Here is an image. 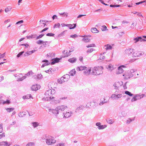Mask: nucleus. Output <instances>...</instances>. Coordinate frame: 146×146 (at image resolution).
I'll return each instance as SVG.
<instances>
[{"label": "nucleus", "mask_w": 146, "mask_h": 146, "mask_svg": "<svg viewBox=\"0 0 146 146\" xmlns=\"http://www.w3.org/2000/svg\"><path fill=\"white\" fill-rule=\"evenodd\" d=\"M11 102L10 100H7L6 101H4L2 102V104H9Z\"/></svg>", "instance_id": "32"}, {"label": "nucleus", "mask_w": 146, "mask_h": 146, "mask_svg": "<svg viewBox=\"0 0 146 146\" xmlns=\"http://www.w3.org/2000/svg\"><path fill=\"white\" fill-rule=\"evenodd\" d=\"M114 86L115 87V89H118V88L120 87V85H119V83L118 82L115 83L114 84Z\"/></svg>", "instance_id": "29"}, {"label": "nucleus", "mask_w": 146, "mask_h": 146, "mask_svg": "<svg viewBox=\"0 0 146 146\" xmlns=\"http://www.w3.org/2000/svg\"><path fill=\"white\" fill-rule=\"evenodd\" d=\"M52 92L51 89L47 90L45 94L43 100L45 101H49L53 99L54 97L52 96Z\"/></svg>", "instance_id": "2"}, {"label": "nucleus", "mask_w": 146, "mask_h": 146, "mask_svg": "<svg viewBox=\"0 0 146 146\" xmlns=\"http://www.w3.org/2000/svg\"><path fill=\"white\" fill-rule=\"evenodd\" d=\"M88 71L89 72V75L92 74V72L93 68L92 67H88Z\"/></svg>", "instance_id": "45"}, {"label": "nucleus", "mask_w": 146, "mask_h": 146, "mask_svg": "<svg viewBox=\"0 0 146 146\" xmlns=\"http://www.w3.org/2000/svg\"><path fill=\"white\" fill-rule=\"evenodd\" d=\"M68 13H67L64 12L63 13L62 16L67 17L68 16Z\"/></svg>", "instance_id": "63"}, {"label": "nucleus", "mask_w": 146, "mask_h": 146, "mask_svg": "<svg viewBox=\"0 0 146 146\" xmlns=\"http://www.w3.org/2000/svg\"><path fill=\"white\" fill-rule=\"evenodd\" d=\"M134 40V42L135 43H136L137 42H138L139 41H144L145 40L142 39V38L141 37H136L135 38H134L133 39Z\"/></svg>", "instance_id": "13"}, {"label": "nucleus", "mask_w": 146, "mask_h": 146, "mask_svg": "<svg viewBox=\"0 0 146 146\" xmlns=\"http://www.w3.org/2000/svg\"><path fill=\"white\" fill-rule=\"evenodd\" d=\"M105 58V56L104 55V54L103 53L102 54H101L100 55V56L99 58V59L100 60H102L104 59Z\"/></svg>", "instance_id": "42"}, {"label": "nucleus", "mask_w": 146, "mask_h": 146, "mask_svg": "<svg viewBox=\"0 0 146 146\" xmlns=\"http://www.w3.org/2000/svg\"><path fill=\"white\" fill-rule=\"evenodd\" d=\"M123 76H124L125 79H127L131 77L132 76V74L129 72H126L125 74L123 75Z\"/></svg>", "instance_id": "8"}, {"label": "nucleus", "mask_w": 146, "mask_h": 146, "mask_svg": "<svg viewBox=\"0 0 146 146\" xmlns=\"http://www.w3.org/2000/svg\"><path fill=\"white\" fill-rule=\"evenodd\" d=\"M32 124L33 126H34V127H36L39 124L38 123L36 122H33V123Z\"/></svg>", "instance_id": "43"}, {"label": "nucleus", "mask_w": 146, "mask_h": 146, "mask_svg": "<svg viewBox=\"0 0 146 146\" xmlns=\"http://www.w3.org/2000/svg\"><path fill=\"white\" fill-rule=\"evenodd\" d=\"M96 104V103L95 102L92 101L91 102V107H94Z\"/></svg>", "instance_id": "40"}, {"label": "nucleus", "mask_w": 146, "mask_h": 146, "mask_svg": "<svg viewBox=\"0 0 146 146\" xmlns=\"http://www.w3.org/2000/svg\"><path fill=\"white\" fill-rule=\"evenodd\" d=\"M86 68V67L84 66H81L78 67L76 68V70L78 71H80L83 70H85Z\"/></svg>", "instance_id": "16"}, {"label": "nucleus", "mask_w": 146, "mask_h": 146, "mask_svg": "<svg viewBox=\"0 0 146 146\" xmlns=\"http://www.w3.org/2000/svg\"><path fill=\"white\" fill-rule=\"evenodd\" d=\"M46 25V24L44 23H40V26L42 27L43 26V27H44Z\"/></svg>", "instance_id": "64"}, {"label": "nucleus", "mask_w": 146, "mask_h": 146, "mask_svg": "<svg viewBox=\"0 0 146 146\" xmlns=\"http://www.w3.org/2000/svg\"><path fill=\"white\" fill-rule=\"evenodd\" d=\"M57 82L60 84H61L64 82L63 80H62L61 78H60L59 79L57 80Z\"/></svg>", "instance_id": "38"}, {"label": "nucleus", "mask_w": 146, "mask_h": 146, "mask_svg": "<svg viewBox=\"0 0 146 146\" xmlns=\"http://www.w3.org/2000/svg\"><path fill=\"white\" fill-rule=\"evenodd\" d=\"M96 45L92 43L86 46V47L87 48L89 47H95Z\"/></svg>", "instance_id": "33"}, {"label": "nucleus", "mask_w": 146, "mask_h": 146, "mask_svg": "<svg viewBox=\"0 0 146 146\" xmlns=\"http://www.w3.org/2000/svg\"><path fill=\"white\" fill-rule=\"evenodd\" d=\"M125 67V66L123 65L119 67L118 68V70L116 72V74H119L122 73L123 72V70L122 68V67L124 68Z\"/></svg>", "instance_id": "9"}, {"label": "nucleus", "mask_w": 146, "mask_h": 146, "mask_svg": "<svg viewBox=\"0 0 146 146\" xmlns=\"http://www.w3.org/2000/svg\"><path fill=\"white\" fill-rule=\"evenodd\" d=\"M94 49L92 48L89 49L87 51V52L88 53H90L94 51Z\"/></svg>", "instance_id": "44"}, {"label": "nucleus", "mask_w": 146, "mask_h": 146, "mask_svg": "<svg viewBox=\"0 0 146 146\" xmlns=\"http://www.w3.org/2000/svg\"><path fill=\"white\" fill-rule=\"evenodd\" d=\"M35 51V50H33L32 51H27L24 54V55L25 56H27L31 54L32 53H33V52H34Z\"/></svg>", "instance_id": "22"}, {"label": "nucleus", "mask_w": 146, "mask_h": 146, "mask_svg": "<svg viewBox=\"0 0 146 146\" xmlns=\"http://www.w3.org/2000/svg\"><path fill=\"white\" fill-rule=\"evenodd\" d=\"M145 96V94H141L140 95H139V97H138L139 98H138L139 99H141V98H143V97H144Z\"/></svg>", "instance_id": "55"}, {"label": "nucleus", "mask_w": 146, "mask_h": 146, "mask_svg": "<svg viewBox=\"0 0 146 146\" xmlns=\"http://www.w3.org/2000/svg\"><path fill=\"white\" fill-rule=\"evenodd\" d=\"M31 98V94H27L26 96H23V98L24 99H29Z\"/></svg>", "instance_id": "26"}, {"label": "nucleus", "mask_w": 146, "mask_h": 146, "mask_svg": "<svg viewBox=\"0 0 146 146\" xmlns=\"http://www.w3.org/2000/svg\"><path fill=\"white\" fill-rule=\"evenodd\" d=\"M78 36L77 35H76V34H75V35H71L70 36V37H72V38H74L75 37H76Z\"/></svg>", "instance_id": "61"}, {"label": "nucleus", "mask_w": 146, "mask_h": 146, "mask_svg": "<svg viewBox=\"0 0 146 146\" xmlns=\"http://www.w3.org/2000/svg\"><path fill=\"white\" fill-rule=\"evenodd\" d=\"M56 86L57 84L54 82H50L48 84V87L53 90L56 88Z\"/></svg>", "instance_id": "5"}, {"label": "nucleus", "mask_w": 146, "mask_h": 146, "mask_svg": "<svg viewBox=\"0 0 146 146\" xmlns=\"http://www.w3.org/2000/svg\"><path fill=\"white\" fill-rule=\"evenodd\" d=\"M70 113L69 112L64 113V117L65 118H68L70 116Z\"/></svg>", "instance_id": "27"}, {"label": "nucleus", "mask_w": 146, "mask_h": 146, "mask_svg": "<svg viewBox=\"0 0 146 146\" xmlns=\"http://www.w3.org/2000/svg\"><path fill=\"white\" fill-rule=\"evenodd\" d=\"M37 43L38 44H42L44 43V42L42 40H40L37 42Z\"/></svg>", "instance_id": "47"}, {"label": "nucleus", "mask_w": 146, "mask_h": 146, "mask_svg": "<svg viewBox=\"0 0 146 146\" xmlns=\"http://www.w3.org/2000/svg\"><path fill=\"white\" fill-rule=\"evenodd\" d=\"M60 24L59 23H58L54 25V27H56V28H59L60 27Z\"/></svg>", "instance_id": "53"}, {"label": "nucleus", "mask_w": 146, "mask_h": 146, "mask_svg": "<svg viewBox=\"0 0 146 146\" xmlns=\"http://www.w3.org/2000/svg\"><path fill=\"white\" fill-rule=\"evenodd\" d=\"M5 136V133H3L2 134H0V139H1L2 138L4 137Z\"/></svg>", "instance_id": "54"}, {"label": "nucleus", "mask_w": 146, "mask_h": 146, "mask_svg": "<svg viewBox=\"0 0 146 146\" xmlns=\"http://www.w3.org/2000/svg\"><path fill=\"white\" fill-rule=\"evenodd\" d=\"M125 94H127L130 96H133V94H131L130 92H129L128 91H126L125 92Z\"/></svg>", "instance_id": "36"}, {"label": "nucleus", "mask_w": 146, "mask_h": 146, "mask_svg": "<svg viewBox=\"0 0 146 146\" xmlns=\"http://www.w3.org/2000/svg\"><path fill=\"white\" fill-rule=\"evenodd\" d=\"M40 86L39 85L36 84L32 86L31 87V89L33 90L36 91L40 89Z\"/></svg>", "instance_id": "11"}, {"label": "nucleus", "mask_w": 146, "mask_h": 146, "mask_svg": "<svg viewBox=\"0 0 146 146\" xmlns=\"http://www.w3.org/2000/svg\"><path fill=\"white\" fill-rule=\"evenodd\" d=\"M35 144L34 143L30 142L27 145V146H33Z\"/></svg>", "instance_id": "48"}, {"label": "nucleus", "mask_w": 146, "mask_h": 146, "mask_svg": "<svg viewBox=\"0 0 146 146\" xmlns=\"http://www.w3.org/2000/svg\"><path fill=\"white\" fill-rule=\"evenodd\" d=\"M63 54L64 57H68L70 55L69 53H68L67 50H64L63 52Z\"/></svg>", "instance_id": "20"}, {"label": "nucleus", "mask_w": 146, "mask_h": 146, "mask_svg": "<svg viewBox=\"0 0 146 146\" xmlns=\"http://www.w3.org/2000/svg\"><path fill=\"white\" fill-rule=\"evenodd\" d=\"M67 107L64 105H61L58 106L56 108L57 110H60L62 111L64 110Z\"/></svg>", "instance_id": "12"}, {"label": "nucleus", "mask_w": 146, "mask_h": 146, "mask_svg": "<svg viewBox=\"0 0 146 146\" xmlns=\"http://www.w3.org/2000/svg\"><path fill=\"white\" fill-rule=\"evenodd\" d=\"M84 73L86 75H89V72L88 71V68L86 67V68L84 71Z\"/></svg>", "instance_id": "24"}, {"label": "nucleus", "mask_w": 146, "mask_h": 146, "mask_svg": "<svg viewBox=\"0 0 146 146\" xmlns=\"http://www.w3.org/2000/svg\"><path fill=\"white\" fill-rule=\"evenodd\" d=\"M3 131V124L0 123V133H2Z\"/></svg>", "instance_id": "39"}, {"label": "nucleus", "mask_w": 146, "mask_h": 146, "mask_svg": "<svg viewBox=\"0 0 146 146\" xmlns=\"http://www.w3.org/2000/svg\"><path fill=\"white\" fill-rule=\"evenodd\" d=\"M16 123L15 121V120H12L11 121L10 123L11 125H15Z\"/></svg>", "instance_id": "52"}, {"label": "nucleus", "mask_w": 146, "mask_h": 146, "mask_svg": "<svg viewBox=\"0 0 146 146\" xmlns=\"http://www.w3.org/2000/svg\"><path fill=\"white\" fill-rule=\"evenodd\" d=\"M137 15L139 17H143V16L142 15L141 13L140 12H138L137 13Z\"/></svg>", "instance_id": "58"}, {"label": "nucleus", "mask_w": 146, "mask_h": 146, "mask_svg": "<svg viewBox=\"0 0 146 146\" xmlns=\"http://www.w3.org/2000/svg\"><path fill=\"white\" fill-rule=\"evenodd\" d=\"M77 60V58H76L74 57L70 58L68 60V61L71 63H73L75 62Z\"/></svg>", "instance_id": "18"}, {"label": "nucleus", "mask_w": 146, "mask_h": 146, "mask_svg": "<svg viewBox=\"0 0 146 146\" xmlns=\"http://www.w3.org/2000/svg\"><path fill=\"white\" fill-rule=\"evenodd\" d=\"M50 111L52 113L55 115H57L58 114V110L56 109H50Z\"/></svg>", "instance_id": "15"}, {"label": "nucleus", "mask_w": 146, "mask_h": 146, "mask_svg": "<svg viewBox=\"0 0 146 146\" xmlns=\"http://www.w3.org/2000/svg\"><path fill=\"white\" fill-rule=\"evenodd\" d=\"M10 145V143L6 141H3L0 142V145L9 146Z\"/></svg>", "instance_id": "14"}, {"label": "nucleus", "mask_w": 146, "mask_h": 146, "mask_svg": "<svg viewBox=\"0 0 146 146\" xmlns=\"http://www.w3.org/2000/svg\"><path fill=\"white\" fill-rule=\"evenodd\" d=\"M12 7H8L5 9V12L6 13H7L8 12L10 11Z\"/></svg>", "instance_id": "30"}, {"label": "nucleus", "mask_w": 146, "mask_h": 146, "mask_svg": "<svg viewBox=\"0 0 146 146\" xmlns=\"http://www.w3.org/2000/svg\"><path fill=\"white\" fill-rule=\"evenodd\" d=\"M106 127L107 126L106 125H100L98 129H103L106 128Z\"/></svg>", "instance_id": "41"}, {"label": "nucleus", "mask_w": 146, "mask_h": 146, "mask_svg": "<svg viewBox=\"0 0 146 146\" xmlns=\"http://www.w3.org/2000/svg\"><path fill=\"white\" fill-rule=\"evenodd\" d=\"M133 50L132 49L128 48L126 49L125 52V55L126 56H129L133 54Z\"/></svg>", "instance_id": "4"}, {"label": "nucleus", "mask_w": 146, "mask_h": 146, "mask_svg": "<svg viewBox=\"0 0 146 146\" xmlns=\"http://www.w3.org/2000/svg\"><path fill=\"white\" fill-rule=\"evenodd\" d=\"M108 100H106L105 98H101V101L102 102H101L100 103V105H102L104 103L107 102Z\"/></svg>", "instance_id": "19"}, {"label": "nucleus", "mask_w": 146, "mask_h": 146, "mask_svg": "<svg viewBox=\"0 0 146 146\" xmlns=\"http://www.w3.org/2000/svg\"><path fill=\"white\" fill-rule=\"evenodd\" d=\"M120 6V5H110V7H118Z\"/></svg>", "instance_id": "51"}, {"label": "nucleus", "mask_w": 146, "mask_h": 146, "mask_svg": "<svg viewBox=\"0 0 146 146\" xmlns=\"http://www.w3.org/2000/svg\"><path fill=\"white\" fill-rule=\"evenodd\" d=\"M122 97L121 94H113L111 95V98L114 100H117Z\"/></svg>", "instance_id": "6"}, {"label": "nucleus", "mask_w": 146, "mask_h": 146, "mask_svg": "<svg viewBox=\"0 0 146 146\" xmlns=\"http://www.w3.org/2000/svg\"><path fill=\"white\" fill-rule=\"evenodd\" d=\"M55 146H64V143H60L56 145Z\"/></svg>", "instance_id": "56"}, {"label": "nucleus", "mask_w": 146, "mask_h": 146, "mask_svg": "<svg viewBox=\"0 0 146 146\" xmlns=\"http://www.w3.org/2000/svg\"><path fill=\"white\" fill-rule=\"evenodd\" d=\"M83 108V106H80L79 107H78L77 108L76 110V112H78L79 111V110H82Z\"/></svg>", "instance_id": "35"}, {"label": "nucleus", "mask_w": 146, "mask_h": 146, "mask_svg": "<svg viewBox=\"0 0 146 146\" xmlns=\"http://www.w3.org/2000/svg\"><path fill=\"white\" fill-rule=\"evenodd\" d=\"M67 27H69L70 29H72L76 27V24H67Z\"/></svg>", "instance_id": "17"}, {"label": "nucleus", "mask_w": 146, "mask_h": 146, "mask_svg": "<svg viewBox=\"0 0 146 146\" xmlns=\"http://www.w3.org/2000/svg\"><path fill=\"white\" fill-rule=\"evenodd\" d=\"M70 76L68 74H66L62 77L61 79L63 80L64 82L67 81L70 78Z\"/></svg>", "instance_id": "10"}, {"label": "nucleus", "mask_w": 146, "mask_h": 146, "mask_svg": "<svg viewBox=\"0 0 146 146\" xmlns=\"http://www.w3.org/2000/svg\"><path fill=\"white\" fill-rule=\"evenodd\" d=\"M5 53L3 54H1L0 56V60L4 58V57L5 56Z\"/></svg>", "instance_id": "60"}, {"label": "nucleus", "mask_w": 146, "mask_h": 146, "mask_svg": "<svg viewBox=\"0 0 146 146\" xmlns=\"http://www.w3.org/2000/svg\"><path fill=\"white\" fill-rule=\"evenodd\" d=\"M76 73V71H75V70L74 69L72 70L71 71H70V74L72 76L74 75Z\"/></svg>", "instance_id": "37"}, {"label": "nucleus", "mask_w": 146, "mask_h": 146, "mask_svg": "<svg viewBox=\"0 0 146 146\" xmlns=\"http://www.w3.org/2000/svg\"><path fill=\"white\" fill-rule=\"evenodd\" d=\"M138 97H139V95H136L134 97L131 99V101L132 102H133V101H135L139 99L138 98H139Z\"/></svg>", "instance_id": "25"}, {"label": "nucleus", "mask_w": 146, "mask_h": 146, "mask_svg": "<svg viewBox=\"0 0 146 146\" xmlns=\"http://www.w3.org/2000/svg\"><path fill=\"white\" fill-rule=\"evenodd\" d=\"M56 142V140L52 137H50L46 139V143L48 145H50L54 144Z\"/></svg>", "instance_id": "3"}, {"label": "nucleus", "mask_w": 146, "mask_h": 146, "mask_svg": "<svg viewBox=\"0 0 146 146\" xmlns=\"http://www.w3.org/2000/svg\"><path fill=\"white\" fill-rule=\"evenodd\" d=\"M8 112H10L14 110V108H8L6 109Z\"/></svg>", "instance_id": "31"}, {"label": "nucleus", "mask_w": 146, "mask_h": 146, "mask_svg": "<svg viewBox=\"0 0 146 146\" xmlns=\"http://www.w3.org/2000/svg\"><path fill=\"white\" fill-rule=\"evenodd\" d=\"M42 62H45L46 63L44 64H43L42 67H44L45 66L47 65H48V61L47 60H45L42 61Z\"/></svg>", "instance_id": "34"}, {"label": "nucleus", "mask_w": 146, "mask_h": 146, "mask_svg": "<svg viewBox=\"0 0 146 146\" xmlns=\"http://www.w3.org/2000/svg\"><path fill=\"white\" fill-rule=\"evenodd\" d=\"M23 20H21L20 21H18V22H17L16 23V24L17 25L19 24H20L23 23Z\"/></svg>", "instance_id": "57"}, {"label": "nucleus", "mask_w": 146, "mask_h": 146, "mask_svg": "<svg viewBox=\"0 0 146 146\" xmlns=\"http://www.w3.org/2000/svg\"><path fill=\"white\" fill-rule=\"evenodd\" d=\"M15 77L18 79V80L21 81H22L25 78V76H23L22 74H16Z\"/></svg>", "instance_id": "7"}, {"label": "nucleus", "mask_w": 146, "mask_h": 146, "mask_svg": "<svg viewBox=\"0 0 146 146\" xmlns=\"http://www.w3.org/2000/svg\"><path fill=\"white\" fill-rule=\"evenodd\" d=\"M137 25V22L135 21H134L133 23L132 24V25H133L134 26H135Z\"/></svg>", "instance_id": "62"}, {"label": "nucleus", "mask_w": 146, "mask_h": 146, "mask_svg": "<svg viewBox=\"0 0 146 146\" xmlns=\"http://www.w3.org/2000/svg\"><path fill=\"white\" fill-rule=\"evenodd\" d=\"M44 35L41 34L39 36H37L36 37V38L37 39L41 38Z\"/></svg>", "instance_id": "59"}, {"label": "nucleus", "mask_w": 146, "mask_h": 146, "mask_svg": "<svg viewBox=\"0 0 146 146\" xmlns=\"http://www.w3.org/2000/svg\"><path fill=\"white\" fill-rule=\"evenodd\" d=\"M103 68L102 66H95L93 68L92 74L94 75H98L103 73L102 70Z\"/></svg>", "instance_id": "1"}, {"label": "nucleus", "mask_w": 146, "mask_h": 146, "mask_svg": "<svg viewBox=\"0 0 146 146\" xmlns=\"http://www.w3.org/2000/svg\"><path fill=\"white\" fill-rule=\"evenodd\" d=\"M46 36H53L54 35V34L52 33H48L46 34Z\"/></svg>", "instance_id": "50"}, {"label": "nucleus", "mask_w": 146, "mask_h": 146, "mask_svg": "<svg viewBox=\"0 0 146 146\" xmlns=\"http://www.w3.org/2000/svg\"><path fill=\"white\" fill-rule=\"evenodd\" d=\"M86 107L88 108H90L91 107V102L87 103V104L86 105Z\"/></svg>", "instance_id": "46"}, {"label": "nucleus", "mask_w": 146, "mask_h": 146, "mask_svg": "<svg viewBox=\"0 0 146 146\" xmlns=\"http://www.w3.org/2000/svg\"><path fill=\"white\" fill-rule=\"evenodd\" d=\"M91 31L93 33H97L98 32V31L96 28H93L91 29Z\"/></svg>", "instance_id": "28"}, {"label": "nucleus", "mask_w": 146, "mask_h": 146, "mask_svg": "<svg viewBox=\"0 0 146 146\" xmlns=\"http://www.w3.org/2000/svg\"><path fill=\"white\" fill-rule=\"evenodd\" d=\"M104 47L105 49H106V50L111 49L112 48V46L109 44L106 45L104 46Z\"/></svg>", "instance_id": "21"}, {"label": "nucleus", "mask_w": 146, "mask_h": 146, "mask_svg": "<svg viewBox=\"0 0 146 146\" xmlns=\"http://www.w3.org/2000/svg\"><path fill=\"white\" fill-rule=\"evenodd\" d=\"M107 68L110 70H112L114 69V66L111 64H110L107 66Z\"/></svg>", "instance_id": "23"}, {"label": "nucleus", "mask_w": 146, "mask_h": 146, "mask_svg": "<svg viewBox=\"0 0 146 146\" xmlns=\"http://www.w3.org/2000/svg\"><path fill=\"white\" fill-rule=\"evenodd\" d=\"M85 42H89L90 40L87 38H84L82 39Z\"/></svg>", "instance_id": "49"}]
</instances>
